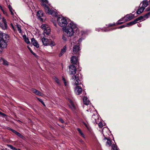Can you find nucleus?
Returning <instances> with one entry per match:
<instances>
[{"mask_svg":"<svg viewBox=\"0 0 150 150\" xmlns=\"http://www.w3.org/2000/svg\"><path fill=\"white\" fill-rule=\"evenodd\" d=\"M78 29L76 24L73 21H71L67 26L62 28L63 32L69 38L74 35V31H77Z\"/></svg>","mask_w":150,"mask_h":150,"instance_id":"nucleus-1","label":"nucleus"},{"mask_svg":"<svg viewBox=\"0 0 150 150\" xmlns=\"http://www.w3.org/2000/svg\"><path fill=\"white\" fill-rule=\"evenodd\" d=\"M69 74L73 75L71 77V80L73 81L74 85L77 86L80 84L81 83V78L80 77L79 74H78L75 75L76 74L77 70L76 67L74 65H70L69 67Z\"/></svg>","mask_w":150,"mask_h":150,"instance_id":"nucleus-2","label":"nucleus"},{"mask_svg":"<svg viewBox=\"0 0 150 150\" xmlns=\"http://www.w3.org/2000/svg\"><path fill=\"white\" fill-rule=\"evenodd\" d=\"M41 0L42 2L41 3V4L44 7L45 10V11L46 13L51 15L52 16H57L58 14L55 11H53L52 10L50 9L48 6H47L46 4L44 3H45L46 4L48 3V1L47 0Z\"/></svg>","mask_w":150,"mask_h":150,"instance_id":"nucleus-3","label":"nucleus"},{"mask_svg":"<svg viewBox=\"0 0 150 150\" xmlns=\"http://www.w3.org/2000/svg\"><path fill=\"white\" fill-rule=\"evenodd\" d=\"M57 20L58 25L63 28L66 27L67 24H68L70 23L68 22L66 19L61 16L57 17Z\"/></svg>","mask_w":150,"mask_h":150,"instance_id":"nucleus-4","label":"nucleus"},{"mask_svg":"<svg viewBox=\"0 0 150 150\" xmlns=\"http://www.w3.org/2000/svg\"><path fill=\"white\" fill-rule=\"evenodd\" d=\"M134 17V15L132 14L127 15L123 18H121L117 22V25L121 24L126 21L130 20L133 18Z\"/></svg>","mask_w":150,"mask_h":150,"instance_id":"nucleus-5","label":"nucleus"},{"mask_svg":"<svg viewBox=\"0 0 150 150\" xmlns=\"http://www.w3.org/2000/svg\"><path fill=\"white\" fill-rule=\"evenodd\" d=\"M80 47L79 45H76L73 47V53L74 54H77L78 56L79 55Z\"/></svg>","mask_w":150,"mask_h":150,"instance_id":"nucleus-6","label":"nucleus"},{"mask_svg":"<svg viewBox=\"0 0 150 150\" xmlns=\"http://www.w3.org/2000/svg\"><path fill=\"white\" fill-rule=\"evenodd\" d=\"M2 23L1 26L2 28L4 30L7 29L8 28V26L6 21L4 17H2Z\"/></svg>","mask_w":150,"mask_h":150,"instance_id":"nucleus-7","label":"nucleus"},{"mask_svg":"<svg viewBox=\"0 0 150 150\" xmlns=\"http://www.w3.org/2000/svg\"><path fill=\"white\" fill-rule=\"evenodd\" d=\"M150 16V12H149L146 14L144 15V16H141L136 19V20L137 21L140 20H144L146 19L149 16Z\"/></svg>","mask_w":150,"mask_h":150,"instance_id":"nucleus-8","label":"nucleus"},{"mask_svg":"<svg viewBox=\"0 0 150 150\" xmlns=\"http://www.w3.org/2000/svg\"><path fill=\"white\" fill-rule=\"evenodd\" d=\"M7 40H5L4 39H0V46L1 48H5L7 47V44L6 41Z\"/></svg>","mask_w":150,"mask_h":150,"instance_id":"nucleus-9","label":"nucleus"},{"mask_svg":"<svg viewBox=\"0 0 150 150\" xmlns=\"http://www.w3.org/2000/svg\"><path fill=\"white\" fill-rule=\"evenodd\" d=\"M8 35L5 33H3L2 32L0 31V39H4L5 40H8Z\"/></svg>","mask_w":150,"mask_h":150,"instance_id":"nucleus-10","label":"nucleus"},{"mask_svg":"<svg viewBox=\"0 0 150 150\" xmlns=\"http://www.w3.org/2000/svg\"><path fill=\"white\" fill-rule=\"evenodd\" d=\"M41 38V41L43 45L45 46H47L50 43V40L45 38V37H43Z\"/></svg>","mask_w":150,"mask_h":150,"instance_id":"nucleus-11","label":"nucleus"},{"mask_svg":"<svg viewBox=\"0 0 150 150\" xmlns=\"http://www.w3.org/2000/svg\"><path fill=\"white\" fill-rule=\"evenodd\" d=\"M67 99L69 102L70 103L69 105L70 107L73 110H74L76 109V107L70 99L68 98Z\"/></svg>","mask_w":150,"mask_h":150,"instance_id":"nucleus-12","label":"nucleus"},{"mask_svg":"<svg viewBox=\"0 0 150 150\" xmlns=\"http://www.w3.org/2000/svg\"><path fill=\"white\" fill-rule=\"evenodd\" d=\"M74 91L76 93L81 94L82 93V88L79 86H76L74 88Z\"/></svg>","mask_w":150,"mask_h":150,"instance_id":"nucleus-13","label":"nucleus"},{"mask_svg":"<svg viewBox=\"0 0 150 150\" xmlns=\"http://www.w3.org/2000/svg\"><path fill=\"white\" fill-rule=\"evenodd\" d=\"M71 62L73 64H76L78 62L77 58L75 56H72L71 59Z\"/></svg>","mask_w":150,"mask_h":150,"instance_id":"nucleus-14","label":"nucleus"},{"mask_svg":"<svg viewBox=\"0 0 150 150\" xmlns=\"http://www.w3.org/2000/svg\"><path fill=\"white\" fill-rule=\"evenodd\" d=\"M31 42L34 46H35L37 48H38L39 47V45L37 41L35 40L34 38H33L31 40Z\"/></svg>","mask_w":150,"mask_h":150,"instance_id":"nucleus-15","label":"nucleus"},{"mask_svg":"<svg viewBox=\"0 0 150 150\" xmlns=\"http://www.w3.org/2000/svg\"><path fill=\"white\" fill-rule=\"evenodd\" d=\"M68 37H67L66 34H65L63 32V34H62V39L63 41L64 42H66L68 41Z\"/></svg>","mask_w":150,"mask_h":150,"instance_id":"nucleus-16","label":"nucleus"},{"mask_svg":"<svg viewBox=\"0 0 150 150\" xmlns=\"http://www.w3.org/2000/svg\"><path fill=\"white\" fill-rule=\"evenodd\" d=\"M83 101L84 104L87 105L89 104L90 101L88 98L86 96H84L83 98Z\"/></svg>","mask_w":150,"mask_h":150,"instance_id":"nucleus-17","label":"nucleus"},{"mask_svg":"<svg viewBox=\"0 0 150 150\" xmlns=\"http://www.w3.org/2000/svg\"><path fill=\"white\" fill-rule=\"evenodd\" d=\"M96 30L98 32H99L100 30H101L102 32H108L111 30L109 28H104L102 29L96 28Z\"/></svg>","mask_w":150,"mask_h":150,"instance_id":"nucleus-18","label":"nucleus"},{"mask_svg":"<svg viewBox=\"0 0 150 150\" xmlns=\"http://www.w3.org/2000/svg\"><path fill=\"white\" fill-rule=\"evenodd\" d=\"M43 13L40 11H39L37 12V17H38L39 18L41 21H42L43 19L41 17L43 16Z\"/></svg>","mask_w":150,"mask_h":150,"instance_id":"nucleus-19","label":"nucleus"},{"mask_svg":"<svg viewBox=\"0 0 150 150\" xmlns=\"http://www.w3.org/2000/svg\"><path fill=\"white\" fill-rule=\"evenodd\" d=\"M67 47L66 46H64L62 49L61 51L59 54V56H61L66 51Z\"/></svg>","mask_w":150,"mask_h":150,"instance_id":"nucleus-20","label":"nucleus"},{"mask_svg":"<svg viewBox=\"0 0 150 150\" xmlns=\"http://www.w3.org/2000/svg\"><path fill=\"white\" fill-rule=\"evenodd\" d=\"M0 9L1 10V11H2L3 13L6 16L7 15V13L6 11V9L5 8L4 6H2L0 4Z\"/></svg>","mask_w":150,"mask_h":150,"instance_id":"nucleus-21","label":"nucleus"},{"mask_svg":"<svg viewBox=\"0 0 150 150\" xmlns=\"http://www.w3.org/2000/svg\"><path fill=\"white\" fill-rule=\"evenodd\" d=\"M14 134H15L16 135L18 136L20 138L23 139L24 138V136L19 132L16 131V130H14V132H13Z\"/></svg>","mask_w":150,"mask_h":150,"instance_id":"nucleus-22","label":"nucleus"},{"mask_svg":"<svg viewBox=\"0 0 150 150\" xmlns=\"http://www.w3.org/2000/svg\"><path fill=\"white\" fill-rule=\"evenodd\" d=\"M105 139L107 140V142H106V144L107 145H108L109 146H110L111 144V141L108 138H107L105 137V138L103 140H105Z\"/></svg>","mask_w":150,"mask_h":150,"instance_id":"nucleus-23","label":"nucleus"},{"mask_svg":"<svg viewBox=\"0 0 150 150\" xmlns=\"http://www.w3.org/2000/svg\"><path fill=\"white\" fill-rule=\"evenodd\" d=\"M138 22L137 20H136V19H135L134 21L129 22L127 23L128 27L131 26L133 25L134 24Z\"/></svg>","mask_w":150,"mask_h":150,"instance_id":"nucleus-24","label":"nucleus"},{"mask_svg":"<svg viewBox=\"0 0 150 150\" xmlns=\"http://www.w3.org/2000/svg\"><path fill=\"white\" fill-rule=\"evenodd\" d=\"M8 8L9 10L11 13V14L12 16H14V10L13 9L11 6L10 5H9L8 6Z\"/></svg>","mask_w":150,"mask_h":150,"instance_id":"nucleus-25","label":"nucleus"},{"mask_svg":"<svg viewBox=\"0 0 150 150\" xmlns=\"http://www.w3.org/2000/svg\"><path fill=\"white\" fill-rule=\"evenodd\" d=\"M149 2L146 1H144L142 2V6L145 8L148 5Z\"/></svg>","mask_w":150,"mask_h":150,"instance_id":"nucleus-26","label":"nucleus"},{"mask_svg":"<svg viewBox=\"0 0 150 150\" xmlns=\"http://www.w3.org/2000/svg\"><path fill=\"white\" fill-rule=\"evenodd\" d=\"M145 8L143 7H142L138 9V11L136 12L137 14H139L141 13L144 11Z\"/></svg>","mask_w":150,"mask_h":150,"instance_id":"nucleus-27","label":"nucleus"},{"mask_svg":"<svg viewBox=\"0 0 150 150\" xmlns=\"http://www.w3.org/2000/svg\"><path fill=\"white\" fill-rule=\"evenodd\" d=\"M23 38L25 40V42L27 44H29L30 43V42L28 39L27 38L26 35H24L23 36Z\"/></svg>","mask_w":150,"mask_h":150,"instance_id":"nucleus-28","label":"nucleus"},{"mask_svg":"<svg viewBox=\"0 0 150 150\" xmlns=\"http://www.w3.org/2000/svg\"><path fill=\"white\" fill-rule=\"evenodd\" d=\"M53 79L57 83L58 85L60 86L61 85V83L60 82V81L56 77H53Z\"/></svg>","mask_w":150,"mask_h":150,"instance_id":"nucleus-29","label":"nucleus"},{"mask_svg":"<svg viewBox=\"0 0 150 150\" xmlns=\"http://www.w3.org/2000/svg\"><path fill=\"white\" fill-rule=\"evenodd\" d=\"M50 30L49 27L47 28L44 31V33L46 34L47 35H48L50 33Z\"/></svg>","mask_w":150,"mask_h":150,"instance_id":"nucleus-30","label":"nucleus"},{"mask_svg":"<svg viewBox=\"0 0 150 150\" xmlns=\"http://www.w3.org/2000/svg\"><path fill=\"white\" fill-rule=\"evenodd\" d=\"M126 27H128L127 25V23L126 24L120 26L117 28H115L114 29L111 28V29H110L111 30H114V29H116V28H124Z\"/></svg>","mask_w":150,"mask_h":150,"instance_id":"nucleus-31","label":"nucleus"},{"mask_svg":"<svg viewBox=\"0 0 150 150\" xmlns=\"http://www.w3.org/2000/svg\"><path fill=\"white\" fill-rule=\"evenodd\" d=\"M31 93H34L35 94H41L40 92L38 91L35 89L32 88L31 90Z\"/></svg>","mask_w":150,"mask_h":150,"instance_id":"nucleus-32","label":"nucleus"},{"mask_svg":"<svg viewBox=\"0 0 150 150\" xmlns=\"http://www.w3.org/2000/svg\"><path fill=\"white\" fill-rule=\"evenodd\" d=\"M41 28L44 31L48 27V25L45 24H42L41 26Z\"/></svg>","mask_w":150,"mask_h":150,"instance_id":"nucleus-33","label":"nucleus"},{"mask_svg":"<svg viewBox=\"0 0 150 150\" xmlns=\"http://www.w3.org/2000/svg\"><path fill=\"white\" fill-rule=\"evenodd\" d=\"M1 61H2L3 63L5 65H7L8 64V62L3 58H1Z\"/></svg>","mask_w":150,"mask_h":150,"instance_id":"nucleus-34","label":"nucleus"},{"mask_svg":"<svg viewBox=\"0 0 150 150\" xmlns=\"http://www.w3.org/2000/svg\"><path fill=\"white\" fill-rule=\"evenodd\" d=\"M48 45H50L51 46H54L55 45V43L54 42L51 40H50V43Z\"/></svg>","mask_w":150,"mask_h":150,"instance_id":"nucleus-35","label":"nucleus"},{"mask_svg":"<svg viewBox=\"0 0 150 150\" xmlns=\"http://www.w3.org/2000/svg\"><path fill=\"white\" fill-rule=\"evenodd\" d=\"M7 146L8 147L10 148L11 149L13 150H17V149L15 148V147H13L12 145L8 144L7 145Z\"/></svg>","mask_w":150,"mask_h":150,"instance_id":"nucleus-36","label":"nucleus"},{"mask_svg":"<svg viewBox=\"0 0 150 150\" xmlns=\"http://www.w3.org/2000/svg\"><path fill=\"white\" fill-rule=\"evenodd\" d=\"M62 80L64 82V83L65 86L66 87H67L68 86L67 83L66 81V80L65 78L63 77H62Z\"/></svg>","mask_w":150,"mask_h":150,"instance_id":"nucleus-37","label":"nucleus"},{"mask_svg":"<svg viewBox=\"0 0 150 150\" xmlns=\"http://www.w3.org/2000/svg\"><path fill=\"white\" fill-rule=\"evenodd\" d=\"M36 98H37L38 99V100L43 105H44V106L45 105L44 102H43V101H42V100L40 98H38V97H36Z\"/></svg>","mask_w":150,"mask_h":150,"instance_id":"nucleus-38","label":"nucleus"},{"mask_svg":"<svg viewBox=\"0 0 150 150\" xmlns=\"http://www.w3.org/2000/svg\"><path fill=\"white\" fill-rule=\"evenodd\" d=\"M17 28L18 31L20 33H21L22 32V30L21 28L18 25H17Z\"/></svg>","mask_w":150,"mask_h":150,"instance_id":"nucleus-39","label":"nucleus"},{"mask_svg":"<svg viewBox=\"0 0 150 150\" xmlns=\"http://www.w3.org/2000/svg\"><path fill=\"white\" fill-rule=\"evenodd\" d=\"M112 148L113 150H118L117 146H115L114 145L112 146Z\"/></svg>","mask_w":150,"mask_h":150,"instance_id":"nucleus-40","label":"nucleus"},{"mask_svg":"<svg viewBox=\"0 0 150 150\" xmlns=\"http://www.w3.org/2000/svg\"><path fill=\"white\" fill-rule=\"evenodd\" d=\"M98 126L100 128H102L103 126V125L102 124V123L100 122L98 124Z\"/></svg>","mask_w":150,"mask_h":150,"instance_id":"nucleus-41","label":"nucleus"},{"mask_svg":"<svg viewBox=\"0 0 150 150\" xmlns=\"http://www.w3.org/2000/svg\"><path fill=\"white\" fill-rule=\"evenodd\" d=\"M7 129L8 130H10V131H11L13 132H14V131L15 130H13V129H11L10 127H8L7 128Z\"/></svg>","mask_w":150,"mask_h":150,"instance_id":"nucleus-42","label":"nucleus"},{"mask_svg":"<svg viewBox=\"0 0 150 150\" xmlns=\"http://www.w3.org/2000/svg\"><path fill=\"white\" fill-rule=\"evenodd\" d=\"M83 38H80L79 40H78V41L79 42V43H80V42H81L82 41V40H83Z\"/></svg>","mask_w":150,"mask_h":150,"instance_id":"nucleus-43","label":"nucleus"},{"mask_svg":"<svg viewBox=\"0 0 150 150\" xmlns=\"http://www.w3.org/2000/svg\"><path fill=\"white\" fill-rule=\"evenodd\" d=\"M115 25V23H113V24H110L109 25H108V27H111V26H114Z\"/></svg>","mask_w":150,"mask_h":150,"instance_id":"nucleus-44","label":"nucleus"},{"mask_svg":"<svg viewBox=\"0 0 150 150\" xmlns=\"http://www.w3.org/2000/svg\"><path fill=\"white\" fill-rule=\"evenodd\" d=\"M79 133L80 134H81V136L82 137H83V138H84V134H83V133L82 132H80Z\"/></svg>","mask_w":150,"mask_h":150,"instance_id":"nucleus-45","label":"nucleus"},{"mask_svg":"<svg viewBox=\"0 0 150 150\" xmlns=\"http://www.w3.org/2000/svg\"><path fill=\"white\" fill-rule=\"evenodd\" d=\"M59 120L60 121V122L62 123H63L64 122L63 120L61 118H59Z\"/></svg>","mask_w":150,"mask_h":150,"instance_id":"nucleus-46","label":"nucleus"},{"mask_svg":"<svg viewBox=\"0 0 150 150\" xmlns=\"http://www.w3.org/2000/svg\"><path fill=\"white\" fill-rule=\"evenodd\" d=\"M0 114L3 115L4 116H6V115L4 113H2L1 112L0 113Z\"/></svg>","mask_w":150,"mask_h":150,"instance_id":"nucleus-47","label":"nucleus"},{"mask_svg":"<svg viewBox=\"0 0 150 150\" xmlns=\"http://www.w3.org/2000/svg\"><path fill=\"white\" fill-rule=\"evenodd\" d=\"M77 130L79 132V133H80V132H82L81 131V129L79 128H77Z\"/></svg>","mask_w":150,"mask_h":150,"instance_id":"nucleus-48","label":"nucleus"},{"mask_svg":"<svg viewBox=\"0 0 150 150\" xmlns=\"http://www.w3.org/2000/svg\"><path fill=\"white\" fill-rule=\"evenodd\" d=\"M29 50H30V51L31 52V53L33 54V55H35V53H34V52L32 51L31 50V49H29Z\"/></svg>","mask_w":150,"mask_h":150,"instance_id":"nucleus-49","label":"nucleus"},{"mask_svg":"<svg viewBox=\"0 0 150 150\" xmlns=\"http://www.w3.org/2000/svg\"><path fill=\"white\" fill-rule=\"evenodd\" d=\"M97 120H98V119H95V122L96 124H97V123H98V122H97Z\"/></svg>","mask_w":150,"mask_h":150,"instance_id":"nucleus-50","label":"nucleus"},{"mask_svg":"<svg viewBox=\"0 0 150 150\" xmlns=\"http://www.w3.org/2000/svg\"><path fill=\"white\" fill-rule=\"evenodd\" d=\"M146 10L148 11H149L150 10V7H148V8H147Z\"/></svg>","mask_w":150,"mask_h":150,"instance_id":"nucleus-51","label":"nucleus"},{"mask_svg":"<svg viewBox=\"0 0 150 150\" xmlns=\"http://www.w3.org/2000/svg\"><path fill=\"white\" fill-rule=\"evenodd\" d=\"M95 115H93L92 116V119H94V117L95 116Z\"/></svg>","mask_w":150,"mask_h":150,"instance_id":"nucleus-52","label":"nucleus"},{"mask_svg":"<svg viewBox=\"0 0 150 150\" xmlns=\"http://www.w3.org/2000/svg\"><path fill=\"white\" fill-rule=\"evenodd\" d=\"M83 124L86 126V127H87V125H86V124L85 123H83Z\"/></svg>","mask_w":150,"mask_h":150,"instance_id":"nucleus-53","label":"nucleus"},{"mask_svg":"<svg viewBox=\"0 0 150 150\" xmlns=\"http://www.w3.org/2000/svg\"><path fill=\"white\" fill-rule=\"evenodd\" d=\"M17 150H21L20 149H17Z\"/></svg>","mask_w":150,"mask_h":150,"instance_id":"nucleus-54","label":"nucleus"},{"mask_svg":"<svg viewBox=\"0 0 150 150\" xmlns=\"http://www.w3.org/2000/svg\"><path fill=\"white\" fill-rule=\"evenodd\" d=\"M39 95H40V96H42V94H39Z\"/></svg>","mask_w":150,"mask_h":150,"instance_id":"nucleus-55","label":"nucleus"},{"mask_svg":"<svg viewBox=\"0 0 150 150\" xmlns=\"http://www.w3.org/2000/svg\"><path fill=\"white\" fill-rule=\"evenodd\" d=\"M149 3H150V0H149Z\"/></svg>","mask_w":150,"mask_h":150,"instance_id":"nucleus-56","label":"nucleus"},{"mask_svg":"<svg viewBox=\"0 0 150 150\" xmlns=\"http://www.w3.org/2000/svg\"><path fill=\"white\" fill-rule=\"evenodd\" d=\"M1 52V51H0V52Z\"/></svg>","mask_w":150,"mask_h":150,"instance_id":"nucleus-57","label":"nucleus"},{"mask_svg":"<svg viewBox=\"0 0 150 150\" xmlns=\"http://www.w3.org/2000/svg\"><path fill=\"white\" fill-rule=\"evenodd\" d=\"M103 136H104V137H105L104 135H103Z\"/></svg>","mask_w":150,"mask_h":150,"instance_id":"nucleus-58","label":"nucleus"},{"mask_svg":"<svg viewBox=\"0 0 150 150\" xmlns=\"http://www.w3.org/2000/svg\"><path fill=\"white\" fill-rule=\"evenodd\" d=\"M103 136H104V137H105L104 135H103Z\"/></svg>","mask_w":150,"mask_h":150,"instance_id":"nucleus-59","label":"nucleus"},{"mask_svg":"<svg viewBox=\"0 0 150 150\" xmlns=\"http://www.w3.org/2000/svg\"><path fill=\"white\" fill-rule=\"evenodd\" d=\"M12 27H13V25H12Z\"/></svg>","mask_w":150,"mask_h":150,"instance_id":"nucleus-60","label":"nucleus"},{"mask_svg":"<svg viewBox=\"0 0 150 150\" xmlns=\"http://www.w3.org/2000/svg\"><path fill=\"white\" fill-rule=\"evenodd\" d=\"M12 27H13V25H12Z\"/></svg>","mask_w":150,"mask_h":150,"instance_id":"nucleus-61","label":"nucleus"}]
</instances>
